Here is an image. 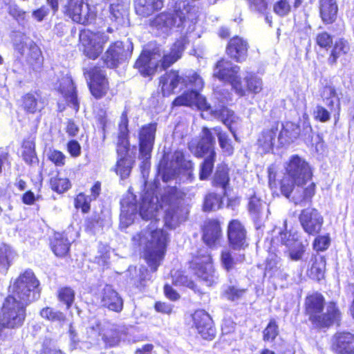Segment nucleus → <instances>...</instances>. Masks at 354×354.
<instances>
[{
	"instance_id": "14",
	"label": "nucleus",
	"mask_w": 354,
	"mask_h": 354,
	"mask_svg": "<svg viewBox=\"0 0 354 354\" xmlns=\"http://www.w3.org/2000/svg\"><path fill=\"white\" fill-rule=\"evenodd\" d=\"M299 218L304 230L309 234H317L322 229L323 217L315 209L302 210Z\"/></svg>"
},
{
	"instance_id": "48",
	"label": "nucleus",
	"mask_w": 354,
	"mask_h": 354,
	"mask_svg": "<svg viewBox=\"0 0 354 354\" xmlns=\"http://www.w3.org/2000/svg\"><path fill=\"white\" fill-rule=\"evenodd\" d=\"M128 135V118L127 115L123 113L120 118V122L119 124V140L124 147L127 149L128 143L127 137Z\"/></svg>"
},
{
	"instance_id": "44",
	"label": "nucleus",
	"mask_w": 354,
	"mask_h": 354,
	"mask_svg": "<svg viewBox=\"0 0 354 354\" xmlns=\"http://www.w3.org/2000/svg\"><path fill=\"white\" fill-rule=\"evenodd\" d=\"M50 183L52 189L57 193H63L71 187L70 181L67 178H61L59 176L51 178Z\"/></svg>"
},
{
	"instance_id": "49",
	"label": "nucleus",
	"mask_w": 354,
	"mask_h": 354,
	"mask_svg": "<svg viewBox=\"0 0 354 354\" xmlns=\"http://www.w3.org/2000/svg\"><path fill=\"white\" fill-rule=\"evenodd\" d=\"M57 297L59 300L65 304L66 308L68 309L74 301L75 292L70 288H62L58 291Z\"/></svg>"
},
{
	"instance_id": "15",
	"label": "nucleus",
	"mask_w": 354,
	"mask_h": 354,
	"mask_svg": "<svg viewBox=\"0 0 354 354\" xmlns=\"http://www.w3.org/2000/svg\"><path fill=\"white\" fill-rule=\"evenodd\" d=\"M193 324L198 334L205 339H212L216 333L210 316L204 310H196L192 315Z\"/></svg>"
},
{
	"instance_id": "2",
	"label": "nucleus",
	"mask_w": 354,
	"mask_h": 354,
	"mask_svg": "<svg viewBox=\"0 0 354 354\" xmlns=\"http://www.w3.org/2000/svg\"><path fill=\"white\" fill-rule=\"evenodd\" d=\"M39 281L34 272L26 270L10 286L11 295L0 308V343L6 337V330L20 327L26 318V307L39 297Z\"/></svg>"
},
{
	"instance_id": "25",
	"label": "nucleus",
	"mask_w": 354,
	"mask_h": 354,
	"mask_svg": "<svg viewBox=\"0 0 354 354\" xmlns=\"http://www.w3.org/2000/svg\"><path fill=\"white\" fill-rule=\"evenodd\" d=\"M305 185H295L292 193V200L296 205H304L311 200L315 193V184L310 183L306 187Z\"/></svg>"
},
{
	"instance_id": "13",
	"label": "nucleus",
	"mask_w": 354,
	"mask_h": 354,
	"mask_svg": "<svg viewBox=\"0 0 354 354\" xmlns=\"http://www.w3.org/2000/svg\"><path fill=\"white\" fill-rule=\"evenodd\" d=\"M133 50V45L127 42L125 45L121 41H116L109 47L104 57L108 67H115L118 63L129 56Z\"/></svg>"
},
{
	"instance_id": "56",
	"label": "nucleus",
	"mask_w": 354,
	"mask_h": 354,
	"mask_svg": "<svg viewBox=\"0 0 354 354\" xmlns=\"http://www.w3.org/2000/svg\"><path fill=\"white\" fill-rule=\"evenodd\" d=\"M48 158L57 166H62L65 164V155L57 150L50 149L48 152Z\"/></svg>"
},
{
	"instance_id": "42",
	"label": "nucleus",
	"mask_w": 354,
	"mask_h": 354,
	"mask_svg": "<svg viewBox=\"0 0 354 354\" xmlns=\"http://www.w3.org/2000/svg\"><path fill=\"white\" fill-rule=\"evenodd\" d=\"M247 89L253 93H259L263 88L262 80L254 74L249 73L245 77Z\"/></svg>"
},
{
	"instance_id": "59",
	"label": "nucleus",
	"mask_w": 354,
	"mask_h": 354,
	"mask_svg": "<svg viewBox=\"0 0 354 354\" xmlns=\"http://www.w3.org/2000/svg\"><path fill=\"white\" fill-rule=\"evenodd\" d=\"M274 11L279 16H284L288 14L290 11V5L286 0H280L274 6Z\"/></svg>"
},
{
	"instance_id": "45",
	"label": "nucleus",
	"mask_w": 354,
	"mask_h": 354,
	"mask_svg": "<svg viewBox=\"0 0 354 354\" xmlns=\"http://www.w3.org/2000/svg\"><path fill=\"white\" fill-rule=\"evenodd\" d=\"M266 207V203L254 195L250 199L248 209L254 217H259Z\"/></svg>"
},
{
	"instance_id": "6",
	"label": "nucleus",
	"mask_w": 354,
	"mask_h": 354,
	"mask_svg": "<svg viewBox=\"0 0 354 354\" xmlns=\"http://www.w3.org/2000/svg\"><path fill=\"white\" fill-rule=\"evenodd\" d=\"M324 299L318 293L313 294L306 297L305 301L306 312L311 322L317 327L328 326L338 322L340 313L334 303H330L326 312L322 313Z\"/></svg>"
},
{
	"instance_id": "61",
	"label": "nucleus",
	"mask_w": 354,
	"mask_h": 354,
	"mask_svg": "<svg viewBox=\"0 0 354 354\" xmlns=\"http://www.w3.org/2000/svg\"><path fill=\"white\" fill-rule=\"evenodd\" d=\"M155 309L157 312L164 314H171L173 306L165 302L158 301L155 304Z\"/></svg>"
},
{
	"instance_id": "30",
	"label": "nucleus",
	"mask_w": 354,
	"mask_h": 354,
	"mask_svg": "<svg viewBox=\"0 0 354 354\" xmlns=\"http://www.w3.org/2000/svg\"><path fill=\"white\" fill-rule=\"evenodd\" d=\"M162 4V0H136L135 9L138 15L147 17L160 9Z\"/></svg>"
},
{
	"instance_id": "4",
	"label": "nucleus",
	"mask_w": 354,
	"mask_h": 354,
	"mask_svg": "<svg viewBox=\"0 0 354 354\" xmlns=\"http://www.w3.org/2000/svg\"><path fill=\"white\" fill-rule=\"evenodd\" d=\"M214 146L215 139L207 127L202 129L198 140H193L189 144V149L195 156L205 158L201 165V180H206L212 172L216 154Z\"/></svg>"
},
{
	"instance_id": "60",
	"label": "nucleus",
	"mask_w": 354,
	"mask_h": 354,
	"mask_svg": "<svg viewBox=\"0 0 354 354\" xmlns=\"http://www.w3.org/2000/svg\"><path fill=\"white\" fill-rule=\"evenodd\" d=\"M252 10L263 12L267 8V3L265 0H248Z\"/></svg>"
},
{
	"instance_id": "28",
	"label": "nucleus",
	"mask_w": 354,
	"mask_h": 354,
	"mask_svg": "<svg viewBox=\"0 0 354 354\" xmlns=\"http://www.w3.org/2000/svg\"><path fill=\"white\" fill-rule=\"evenodd\" d=\"M299 126L292 122H286L282 125V129L278 135L279 141L281 145L293 142L300 135Z\"/></svg>"
},
{
	"instance_id": "34",
	"label": "nucleus",
	"mask_w": 354,
	"mask_h": 354,
	"mask_svg": "<svg viewBox=\"0 0 354 354\" xmlns=\"http://www.w3.org/2000/svg\"><path fill=\"white\" fill-rule=\"evenodd\" d=\"M176 23V15L174 13H161L153 21V25L163 32H167L174 26Z\"/></svg>"
},
{
	"instance_id": "47",
	"label": "nucleus",
	"mask_w": 354,
	"mask_h": 354,
	"mask_svg": "<svg viewBox=\"0 0 354 354\" xmlns=\"http://www.w3.org/2000/svg\"><path fill=\"white\" fill-rule=\"evenodd\" d=\"M173 283L176 286H184L195 290L194 281L189 279L187 276L185 275L181 271H175L171 273Z\"/></svg>"
},
{
	"instance_id": "19",
	"label": "nucleus",
	"mask_w": 354,
	"mask_h": 354,
	"mask_svg": "<svg viewBox=\"0 0 354 354\" xmlns=\"http://www.w3.org/2000/svg\"><path fill=\"white\" fill-rule=\"evenodd\" d=\"M92 330L98 332L106 346H114L120 341L122 333L120 326L106 323L102 325H97L96 328H92Z\"/></svg>"
},
{
	"instance_id": "27",
	"label": "nucleus",
	"mask_w": 354,
	"mask_h": 354,
	"mask_svg": "<svg viewBox=\"0 0 354 354\" xmlns=\"http://www.w3.org/2000/svg\"><path fill=\"white\" fill-rule=\"evenodd\" d=\"M102 302L104 306L113 311L120 312L122 309L123 302L122 299L111 286L104 288Z\"/></svg>"
},
{
	"instance_id": "62",
	"label": "nucleus",
	"mask_w": 354,
	"mask_h": 354,
	"mask_svg": "<svg viewBox=\"0 0 354 354\" xmlns=\"http://www.w3.org/2000/svg\"><path fill=\"white\" fill-rule=\"evenodd\" d=\"M8 12L10 15L16 19H23L25 12L21 10L17 5H10L8 7Z\"/></svg>"
},
{
	"instance_id": "26",
	"label": "nucleus",
	"mask_w": 354,
	"mask_h": 354,
	"mask_svg": "<svg viewBox=\"0 0 354 354\" xmlns=\"http://www.w3.org/2000/svg\"><path fill=\"white\" fill-rule=\"evenodd\" d=\"M221 236L222 232L219 223L216 221H207L203 230L204 242L212 247L218 243Z\"/></svg>"
},
{
	"instance_id": "43",
	"label": "nucleus",
	"mask_w": 354,
	"mask_h": 354,
	"mask_svg": "<svg viewBox=\"0 0 354 354\" xmlns=\"http://www.w3.org/2000/svg\"><path fill=\"white\" fill-rule=\"evenodd\" d=\"M221 196L216 194L210 193L205 198L203 209L205 211H215L221 207Z\"/></svg>"
},
{
	"instance_id": "63",
	"label": "nucleus",
	"mask_w": 354,
	"mask_h": 354,
	"mask_svg": "<svg viewBox=\"0 0 354 354\" xmlns=\"http://www.w3.org/2000/svg\"><path fill=\"white\" fill-rule=\"evenodd\" d=\"M48 9L46 7H41L40 8L32 12L33 18L37 21H41L48 15Z\"/></svg>"
},
{
	"instance_id": "29",
	"label": "nucleus",
	"mask_w": 354,
	"mask_h": 354,
	"mask_svg": "<svg viewBox=\"0 0 354 354\" xmlns=\"http://www.w3.org/2000/svg\"><path fill=\"white\" fill-rule=\"evenodd\" d=\"M278 130V124H274L270 128L263 131L260 135L258 145L263 152H268L272 149Z\"/></svg>"
},
{
	"instance_id": "24",
	"label": "nucleus",
	"mask_w": 354,
	"mask_h": 354,
	"mask_svg": "<svg viewBox=\"0 0 354 354\" xmlns=\"http://www.w3.org/2000/svg\"><path fill=\"white\" fill-rule=\"evenodd\" d=\"M227 53L236 62L244 60L248 53L247 41L239 37L232 38L227 45Z\"/></svg>"
},
{
	"instance_id": "21",
	"label": "nucleus",
	"mask_w": 354,
	"mask_h": 354,
	"mask_svg": "<svg viewBox=\"0 0 354 354\" xmlns=\"http://www.w3.org/2000/svg\"><path fill=\"white\" fill-rule=\"evenodd\" d=\"M134 196L132 194H129L127 198L121 201V214H120V226L127 227L134 220L137 213V206L134 201Z\"/></svg>"
},
{
	"instance_id": "20",
	"label": "nucleus",
	"mask_w": 354,
	"mask_h": 354,
	"mask_svg": "<svg viewBox=\"0 0 354 354\" xmlns=\"http://www.w3.org/2000/svg\"><path fill=\"white\" fill-rule=\"evenodd\" d=\"M333 348L338 354H354V335L337 333L333 337Z\"/></svg>"
},
{
	"instance_id": "32",
	"label": "nucleus",
	"mask_w": 354,
	"mask_h": 354,
	"mask_svg": "<svg viewBox=\"0 0 354 354\" xmlns=\"http://www.w3.org/2000/svg\"><path fill=\"white\" fill-rule=\"evenodd\" d=\"M337 12L335 1L320 0V15L325 23H332L336 18Z\"/></svg>"
},
{
	"instance_id": "12",
	"label": "nucleus",
	"mask_w": 354,
	"mask_h": 354,
	"mask_svg": "<svg viewBox=\"0 0 354 354\" xmlns=\"http://www.w3.org/2000/svg\"><path fill=\"white\" fill-rule=\"evenodd\" d=\"M187 87L191 90L185 91L178 96L173 102L174 106L196 107L199 110L207 111L211 109L206 98L198 93L201 89H196L193 85H188Z\"/></svg>"
},
{
	"instance_id": "7",
	"label": "nucleus",
	"mask_w": 354,
	"mask_h": 354,
	"mask_svg": "<svg viewBox=\"0 0 354 354\" xmlns=\"http://www.w3.org/2000/svg\"><path fill=\"white\" fill-rule=\"evenodd\" d=\"M179 84L187 86H194L196 89H202L204 82L203 78L195 71H187L180 76L178 71H171L162 75L160 80V86L164 95H169Z\"/></svg>"
},
{
	"instance_id": "3",
	"label": "nucleus",
	"mask_w": 354,
	"mask_h": 354,
	"mask_svg": "<svg viewBox=\"0 0 354 354\" xmlns=\"http://www.w3.org/2000/svg\"><path fill=\"white\" fill-rule=\"evenodd\" d=\"M183 50V42L178 40L168 51L163 53L159 48L151 52L143 50L136 62L135 67L142 75H151L158 68L165 69L176 62L181 57Z\"/></svg>"
},
{
	"instance_id": "50",
	"label": "nucleus",
	"mask_w": 354,
	"mask_h": 354,
	"mask_svg": "<svg viewBox=\"0 0 354 354\" xmlns=\"http://www.w3.org/2000/svg\"><path fill=\"white\" fill-rule=\"evenodd\" d=\"M263 339L266 342H272L279 334L278 326L274 319H271L264 329Z\"/></svg>"
},
{
	"instance_id": "46",
	"label": "nucleus",
	"mask_w": 354,
	"mask_h": 354,
	"mask_svg": "<svg viewBox=\"0 0 354 354\" xmlns=\"http://www.w3.org/2000/svg\"><path fill=\"white\" fill-rule=\"evenodd\" d=\"M214 181L223 188L226 187L229 181L228 168L226 165H220L217 167Z\"/></svg>"
},
{
	"instance_id": "38",
	"label": "nucleus",
	"mask_w": 354,
	"mask_h": 354,
	"mask_svg": "<svg viewBox=\"0 0 354 354\" xmlns=\"http://www.w3.org/2000/svg\"><path fill=\"white\" fill-rule=\"evenodd\" d=\"M22 106L27 113H35L40 111L44 104L35 95L28 93L23 97Z\"/></svg>"
},
{
	"instance_id": "57",
	"label": "nucleus",
	"mask_w": 354,
	"mask_h": 354,
	"mask_svg": "<svg viewBox=\"0 0 354 354\" xmlns=\"http://www.w3.org/2000/svg\"><path fill=\"white\" fill-rule=\"evenodd\" d=\"M110 12L114 20L122 18L126 12V6L123 3H113L110 6Z\"/></svg>"
},
{
	"instance_id": "35",
	"label": "nucleus",
	"mask_w": 354,
	"mask_h": 354,
	"mask_svg": "<svg viewBox=\"0 0 354 354\" xmlns=\"http://www.w3.org/2000/svg\"><path fill=\"white\" fill-rule=\"evenodd\" d=\"M289 251V257L292 260H300L304 253V247L297 239V237H289L288 241L283 239Z\"/></svg>"
},
{
	"instance_id": "51",
	"label": "nucleus",
	"mask_w": 354,
	"mask_h": 354,
	"mask_svg": "<svg viewBox=\"0 0 354 354\" xmlns=\"http://www.w3.org/2000/svg\"><path fill=\"white\" fill-rule=\"evenodd\" d=\"M330 244V238L328 234L319 235L317 236L313 242V248L317 252L326 250Z\"/></svg>"
},
{
	"instance_id": "23",
	"label": "nucleus",
	"mask_w": 354,
	"mask_h": 354,
	"mask_svg": "<svg viewBox=\"0 0 354 354\" xmlns=\"http://www.w3.org/2000/svg\"><path fill=\"white\" fill-rule=\"evenodd\" d=\"M59 91L66 98L69 104L77 111L80 107L75 87L70 76L63 77L61 80Z\"/></svg>"
},
{
	"instance_id": "55",
	"label": "nucleus",
	"mask_w": 354,
	"mask_h": 354,
	"mask_svg": "<svg viewBox=\"0 0 354 354\" xmlns=\"http://www.w3.org/2000/svg\"><path fill=\"white\" fill-rule=\"evenodd\" d=\"M91 201L89 196H86L83 193H80L75 199V205L76 208H81L82 212L86 213L90 209Z\"/></svg>"
},
{
	"instance_id": "1",
	"label": "nucleus",
	"mask_w": 354,
	"mask_h": 354,
	"mask_svg": "<svg viewBox=\"0 0 354 354\" xmlns=\"http://www.w3.org/2000/svg\"><path fill=\"white\" fill-rule=\"evenodd\" d=\"M181 193L176 187L165 189L159 198L153 192H147L142 198L140 207V216L145 220H152L147 230L132 237L135 247L142 249L145 258L153 271H156L163 259L167 244V234L157 228V216L164 211L165 224L169 228H175L182 221V210L179 207Z\"/></svg>"
},
{
	"instance_id": "5",
	"label": "nucleus",
	"mask_w": 354,
	"mask_h": 354,
	"mask_svg": "<svg viewBox=\"0 0 354 354\" xmlns=\"http://www.w3.org/2000/svg\"><path fill=\"white\" fill-rule=\"evenodd\" d=\"M286 173L281 180V192L288 198L295 185H306L312 178L308 163L297 155L292 156L285 166Z\"/></svg>"
},
{
	"instance_id": "10",
	"label": "nucleus",
	"mask_w": 354,
	"mask_h": 354,
	"mask_svg": "<svg viewBox=\"0 0 354 354\" xmlns=\"http://www.w3.org/2000/svg\"><path fill=\"white\" fill-rule=\"evenodd\" d=\"M191 267L194 271L195 274L206 286H210L216 283L218 276L212 263V258L207 252L194 257L191 263Z\"/></svg>"
},
{
	"instance_id": "58",
	"label": "nucleus",
	"mask_w": 354,
	"mask_h": 354,
	"mask_svg": "<svg viewBox=\"0 0 354 354\" xmlns=\"http://www.w3.org/2000/svg\"><path fill=\"white\" fill-rule=\"evenodd\" d=\"M245 292L244 289H238L229 286L223 292V297L228 300L234 301L240 298Z\"/></svg>"
},
{
	"instance_id": "40",
	"label": "nucleus",
	"mask_w": 354,
	"mask_h": 354,
	"mask_svg": "<svg viewBox=\"0 0 354 354\" xmlns=\"http://www.w3.org/2000/svg\"><path fill=\"white\" fill-rule=\"evenodd\" d=\"M211 131H214L216 133L218 139V142L223 152L230 155L233 153L234 148L230 142L228 136L225 133H223L219 127H214L210 129Z\"/></svg>"
},
{
	"instance_id": "41",
	"label": "nucleus",
	"mask_w": 354,
	"mask_h": 354,
	"mask_svg": "<svg viewBox=\"0 0 354 354\" xmlns=\"http://www.w3.org/2000/svg\"><path fill=\"white\" fill-rule=\"evenodd\" d=\"M12 256V251L6 244L0 245V271L5 272L10 266V259Z\"/></svg>"
},
{
	"instance_id": "36",
	"label": "nucleus",
	"mask_w": 354,
	"mask_h": 354,
	"mask_svg": "<svg viewBox=\"0 0 354 354\" xmlns=\"http://www.w3.org/2000/svg\"><path fill=\"white\" fill-rule=\"evenodd\" d=\"M350 50L348 42L344 39H339L335 41L330 55L328 57V62L330 64L336 63L337 59L347 54Z\"/></svg>"
},
{
	"instance_id": "8",
	"label": "nucleus",
	"mask_w": 354,
	"mask_h": 354,
	"mask_svg": "<svg viewBox=\"0 0 354 354\" xmlns=\"http://www.w3.org/2000/svg\"><path fill=\"white\" fill-rule=\"evenodd\" d=\"M239 71V66L233 65L227 60L221 59L216 64L214 76L221 80L229 82L235 92L240 96H243L245 94V89L242 84L241 77L238 75Z\"/></svg>"
},
{
	"instance_id": "52",
	"label": "nucleus",
	"mask_w": 354,
	"mask_h": 354,
	"mask_svg": "<svg viewBox=\"0 0 354 354\" xmlns=\"http://www.w3.org/2000/svg\"><path fill=\"white\" fill-rule=\"evenodd\" d=\"M313 115L315 120L321 122H326L330 119V113L321 105L315 106Z\"/></svg>"
},
{
	"instance_id": "33",
	"label": "nucleus",
	"mask_w": 354,
	"mask_h": 354,
	"mask_svg": "<svg viewBox=\"0 0 354 354\" xmlns=\"http://www.w3.org/2000/svg\"><path fill=\"white\" fill-rule=\"evenodd\" d=\"M245 259L243 254H232L228 250H223L221 256V260L223 267L230 271L236 268V266L242 263Z\"/></svg>"
},
{
	"instance_id": "54",
	"label": "nucleus",
	"mask_w": 354,
	"mask_h": 354,
	"mask_svg": "<svg viewBox=\"0 0 354 354\" xmlns=\"http://www.w3.org/2000/svg\"><path fill=\"white\" fill-rule=\"evenodd\" d=\"M316 44L322 48H328L333 44V38L330 35L326 32H322L316 35Z\"/></svg>"
},
{
	"instance_id": "17",
	"label": "nucleus",
	"mask_w": 354,
	"mask_h": 354,
	"mask_svg": "<svg viewBox=\"0 0 354 354\" xmlns=\"http://www.w3.org/2000/svg\"><path fill=\"white\" fill-rule=\"evenodd\" d=\"M156 131V124L143 126L139 132L140 153L145 159L150 158Z\"/></svg>"
},
{
	"instance_id": "11",
	"label": "nucleus",
	"mask_w": 354,
	"mask_h": 354,
	"mask_svg": "<svg viewBox=\"0 0 354 354\" xmlns=\"http://www.w3.org/2000/svg\"><path fill=\"white\" fill-rule=\"evenodd\" d=\"M65 10L72 20L79 24H91L95 17V12L83 0H69Z\"/></svg>"
},
{
	"instance_id": "31",
	"label": "nucleus",
	"mask_w": 354,
	"mask_h": 354,
	"mask_svg": "<svg viewBox=\"0 0 354 354\" xmlns=\"http://www.w3.org/2000/svg\"><path fill=\"white\" fill-rule=\"evenodd\" d=\"M215 117L221 120L224 124L228 127L230 131L233 133L234 138L236 139L235 131L233 129L232 124L236 123L239 118L234 115V113L226 107H222L220 109H216L213 110L212 108L209 109Z\"/></svg>"
},
{
	"instance_id": "64",
	"label": "nucleus",
	"mask_w": 354,
	"mask_h": 354,
	"mask_svg": "<svg viewBox=\"0 0 354 354\" xmlns=\"http://www.w3.org/2000/svg\"><path fill=\"white\" fill-rule=\"evenodd\" d=\"M23 158L24 160L28 164L33 162L35 159V153L34 149L31 147L27 148L25 147L23 151Z\"/></svg>"
},
{
	"instance_id": "37",
	"label": "nucleus",
	"mask_w": 354,
	"mask_h": 354,
	"mask_svg": "<svg viewBox=\"0 0 354 354\" xmlns=\"http://www.w3.org/2000/svg\"><path fill=\"white\" fill-rule=\"evenodd\" d=\"M69 241L61 234H55L51 242L52 250L55 254L63 257L67 254L69 250Z\"/></svg>"
},
{
	"instance_id": "22",
	"label": "nucleus",
	"mask_w": 354,
	"mask_h": 354,
	"mask_svg": "<svg viewBox=\"0 0 354 354\" xmlns=\"http://www.w3.org/2000/svg\"><path fill=\"white\" fill-rule=\"evenodd\" d=\"M25 46L17 44L15 46L16 50H17L21 54H24L26 49L28 50V61L31 64L34 68H39L41 66L43 63V57L41 55V51L39 46L36 45L32 41H26L24 42Z\"/></svg>"
},
{
	"instance_id": "39",
	"label": "nucleus",
	"mask_w": 354,
	"mask_h": 354,
	"mask_svg": "<svg viewBox=\"0 0 354 354\" xmlns=\"http://www.w3.org/2000/svg\"><path fill=\"white\" fill-rule=\"evenodd\" d=\"M40 315L44 319L53 322H57L60 324L64 323L66 319V315L63 313L55 310L50 307H46L41 309Z\"/></svg>"
},
{
	"instance_id": "16",
	"label": "nucleus",
	"mask_w": 354,
	"mask_h": 354,
	"mask_svg": "<svg viewBox=\"0 0 354 354\" xmlns=\"http://www.w3.org/2000/svg\"><path fill=\"white\" fill-rule=\"evenodd\" d=\"M88 86L91 94L97 99L102 97L106 93L109 86L104 74L100 68L95 67L86 73Z\"/></svg>"
},
{
	"instance_id": "53",
	"label": "nucleus",
	"mask_w": 354,
	"mask_h": 354,
	"mask_svg": "<svg viewBox=\"0 0 354 354\" xmlns=\"http://www.w3.org/2000/svg\"><path fill=\"white\" fill-rule=\"evenodd\" d=\"M116 172L120 174L122 178H127L131 169L130 160L122 158L118 161L116 165Z\"/></svg>"
},
{
	"instance_id": "9",
	"label": "nucleus",
	"mask_w": 354,
	"mask_h": 354,
	"mask_svg": "<svg viewBox=\"0 0 354 354\" xmlns=\"http://www.w3.org/2000/svg\"><path fill=\"white\" fill-rule=\"evenodd\" d=\"M80 39L84 47L85 56L95 59L102 53L104 45L109 41V37L104 32L84 30L80 33Z\"/></svg>"
},
{
	"instance_id": "18",
	"label": "nucleus",
	"mask_w": 354,
	"mask_h": 354,
	"mask_svg": "<svg viewBox=\"0 0 354 354\" xmlns=\"http://www.w3.org/2000/svg\"><path fill=\"white\" fill-rule=\"evenodd\" d=\"M227 236L230 244L234 249L244 248L248 245L246 230L238 220H233L229 223Z\"/></svg>"
}]
</instances>
